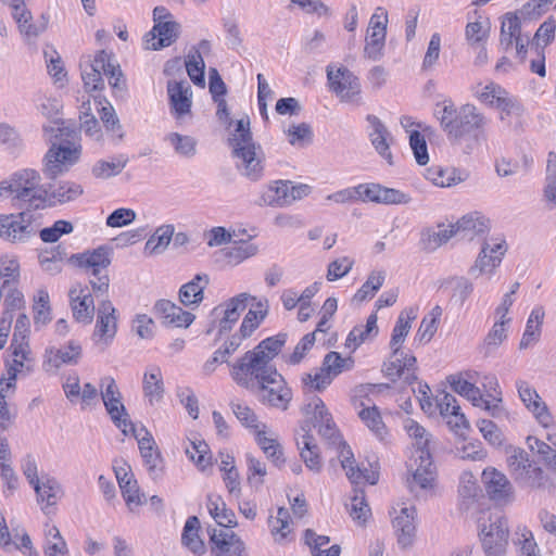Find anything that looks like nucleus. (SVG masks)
<instances>
[{
  "instance_id": "nucleus-1",
  "label": "nucleus",
  "mask_w": 556,
  "mask_h": 556,
  "mask_svg": "<svg viewBox=\"0 0 556 556\" xmlns=\"http://www.w3.org/2000/svg\"><path fill=\"white\" fill-rule=\"evenodd\" d=\"M438 115L452 144L460 146L464 140H468L464 150L466 153L479 146L486 118L475 105L468 103L457 108L452 100H444Z\"/></svg>"
},
{
  "instance_id": "nucleus-2",
  "label": "nucleus",
  "mask_w": 556,
  "mask_h": 556,
  "mask_svg": "<svg viewBox=\"0 0 556 556\" xmlns=\"http://www.w3.org/2000/svg\"><path fill=\"white\" fill-rule=\"evenodd\" d=\"M405 430L415 440L416 445L409 464L413 473L407 478V488L416 497H422L432 490L435 479L431 455L432 435L413 419L406 420Z\"/></svg>"
},
{
  "instance_id": "nucleus-3",
  "label": "nucleus",
  "mask_w": 556,
  "mask_h": 556,
  "mask_svg": "<svg viewBox=\"0 0 556 556\" xmlns=\"http://www.w3.org/2000/svg\"><path fill=\"white\" fill-rule=\"evenodd\" d=\"M228 144L232 150V156L240 161L236 165L239 173L251 181H258L264 172V153L262 147L253 139L249 116L237 121Z\"/></svg>"
},
{
  "instance_id": "nucleus-4",
  "label": "nucleus",
  "mask_w": 556,
  "mask_h": 556,
  "mask_svg": "<svg viewBox=\"0 0 556 556\" xmlns=\"http://www.w3.org/2000/svg\"><path fill=\"white\" fill-rule=\"evenodd\" d=\"M239 371H230L231 378L245 389H257L258 400L264 405L286 410L292 400V390L278 370L247 371L248 382L239 380ZM241 377H243L241 375Z\"/></svg>"
},
{
  "instance_id": "nucleus-5",
  "label": "nucleus",
  "mask_w": 556,
  "mask_h": 556,
  "mask_svg": "<svg viewBox=\"0 0 556 556\" xmlns=\"http://www.w3.org/2000/svg\"><path fill=\"white\" fill-rule=\"evenodd\" d=\"M287 342V333H278L262 340L253 350L244 353L236 364L232 365L231 371H239V380L244 384L247 380V371H265L277 370L271 361L281 352Z\"/></svg>"
},
{
  "instance_id": "nucleus-6",
  "label": "nucleus",
  "mask_w": 556,
  "mask_h": 556,
  "mask_svg": "<svg viewBox=\"0 0 556 556\" xmlns=\"http://www.w3.org/2000/svg\"><path fill=\"white\" fill-rule=\"evenodd\" d=\"M507 466L513 479L520 488L542 490L548 483V476L530 460L529 453L523 448L515 447L510 451Z\"/></svg>"
},
{
  "instance_id": "nucleus-7",
  "label": "nucleus",
  "mask_w": 556,
  "mask_h": 556,
  "mask_svg": "<svg viewBox=\"0 0 556 556\" xmlns=\"http://www.w3.org/2000/svg\"><path fill=\"white\" fill-rule=\"evenodd\" d=\"M40 174L30 168L21 169L13 174L10 181L0 182V195L3 192L14 194L13 205L21 203V208L35 210L36 198L40 197Z\"/></svg>"
},
{
  "instance_id": "nucleus-8",
  "label": "nucleus",
  "mask_w": 556,
  "mask_h": 556,
  "mask_svg": "<svg viewBox=\"0 0 556 556\" xmlns=\"http://www.w3.org/2000/svg\"><path fill=\"white\" fill-rule=\"evenodd\" d=\"M101 397L113 424L125 435L135 434V425L129 419L125 405L122 403V394L113 377L106 376L100 380Z\"/></svg>"
},
{
  "instance_id": "nucleus-9",
  "label": "nucleus",
  "mask_w": 556,
  "mask_h": 556,
  "mask_svg": "<svg viewBox=\"0 0 556 556\" xmlns=\"http://www.w3.org/2000/svg\"><path fill=\"white\" fill-rule=\"evenodd\" d=\"M329 89L341 102L362 105V86L359 78L345 66L336 71L332 65L326 68Z\"/></svg>"
},
{
  "instance_id": "nucleus-10",
  "label": "nucleus",
  "mask_w": 556,
  "mask_h": 556,
  "mask_svg": "<svg viewBox=\"0 0 556 556\" xmlns=\"http://www.w3.org/2000/svg\"><path fill=\"white\" fill-rule=\"evenodd\" d=\"M354 361L352 357H342L340 353L331 351L324 357L319 370L315 374H304L302 382L315 391L325 390L334 377L344 370L352 369Z\"/></svg>"
},
{
  "instance_id": "nucleus-11",
  "label": "nucleus",
  "mask_w": 556,
  "mask_h": 556,
  "mask_svg": "<svg viewBox=\"0 0 556 556\" xmlns=\"http://www.w3.org/2000/svg\"><path fill=\"white\" fill-rule=\"evenodd\" d=\"M81 147L79 144L52 143L43 157L42 172L47 178L55 179L76 164L79 161Z\"/></svg>"
},
{
  "instance_id": "nucleus-12",
  "label": "nucleus",
  "mask_w": 556,
  "mask_h": 556,
  "mask_svg": "<svg viewBox=\"0 0 556 556\" xmlns=\"http://www.w3.org/2000/svg\"><path fill=\"white\" fill-rule=\"evenodd\" d=\"M489 521L480 531L485 556H505L509 536L508 521L502 515L490 517Z\"/></svg>"
},
{
  "instance_id": "nucleus-13",
  "label": "nucleus",
  "mask_w": 556,
  "mask_h": 556,
  "mask_svg": "<svg viewBox=\"0 0 556 556\" xmlns=\"http://www.w3.org/2000/svg\"><path fill=\"white\" fill-rule=\"evenodd\" d=\"M84 193L83 186L71 180H60L41 186L40 197L36 198L35 210L54 207L75 201Z\"/></svg>"
},
{
  "instance_id": "nucleus-14",
  "label": "nucleus",
  "mask_w": 556,
  "mask_h": 556,
  "mask_svg": "<svg viewBox=\"0 0 556 556\" xmlns=\"http://www.w3.org/2000/svg\"><path fill=\"white\" fill-rule=\"evenodd\" d=\"M31 210L24 208L18 215H0V237L16 242L26 241L35 233Z\"/></svg>"
},
{
  "instance_id": "nucleus-15",
  "label": "nucleus",
  "mask_w": 556,
  "mask_h": 556,
  "mask_svg": "<svg viewBox=\"0 0 556 556\" xmlns=\"http://www.w3.org/2000/svg\"><path fill=\"white\" fill-rule=\"evenodd\" d=\"M481 478L491 501L498 504H508L514 501V486L503 472L489 467L482 471Z\"/></svg>"
},
{
  "instance_id": "nucleus-16",
  "label": "nucleus",
  "mask_w": 556,
  "mask_h": 556,
  "mask_svg": "<svg viewBox=\"0 0 556 556\" xmlns=\"http://www.w3.org/2000/svg\"><path fill=\"white\" fill-rule=\"evenodd\" d=\"M357 201L383 204H407L410 197L397 189L387 188L379 184H359L355 187Z\"/></svg>"
},
{
  "instance_id": "nucleus-17",
  "label": "nucleus",
  "mask_w": 556,
  "mask_h": 556,
  "mask_svg": "<svg viewBox=\"0 0 556 556\" xmlns=\"http://www.w3.org/2000/svg\"><path fill=\"white\" fill-rule=\"evenodd\" d=\"M339 446L341 447V466L345 470L346 477L352 484H376L378 482V471L357 465L353 452L346 442L339 440Z\"/></svg>"
},
{
  "instance_id": "nucleus-18",
  "label": "nucleus",
  "mask_w": 556,
  "mask_h": 556,
  "mask_svg": "<svg viewBox=\"0 0 556 556\" xmlns=\"http://www.w3.org/2000/svg\"><path fill=\"white\" fill-rule=\"evenodd\" d=\"M392 361L384 363L383 372L386 377L395 382L403 377L406 384H413L417 380V359L410 353L400 351V354L392 353Z\"/></svg>"
},
{
  "instance_id": "nucleus-19",
  "label": "nucleus",
  "mask_w": 556,
  "mask_h": 556,
  "mask_svg": "<svg viewBox=\"0 0 556 556\" xmlns=\"http://www.w3.org/2000/svg\"><path fill=\"white\" fill-rule=\"evenodd\" d=\"M12 9V16L18 24L21 33L27 37H37L47 29L49 18L42 14L36 23L31 22V13L25 5V0H1Z\"/></svg>"
},
{
  "instance_id": "nucleus-20",
  "label": "nucleus",
  "mask_w": 556,
  "mask_h": 556,
  "mask_svg": "<svg viewBox=\"0 0 556 556\" xmlns=\"http://www.w3.org/2000/svg\"><path fill=\"white\" fill-rule=\"evenodd\" d=\"M211 553L214 556H243L245 545L232 531L212 529L208 531Z\"/></svg>"
},
{
  "instance_id": "nucleus-21",
  "label": "nucleus",
  "mask_w": 556,
  "mask_h": 556,
  "mask_svg": "<svg viewBox=\"0 0 556 556\" xmlns=\"http://www.w3.org/2000/svg\"><path fill=\"white\" fill-rule=\"evenodd\" d=\"M516 388L525 406L533 414L540 425L547 428L552 424V415L536 390L525 380H517Z\"/></svg>"
},
{
  "instance_id": "nucleus-22",
  "label": "nucleus",
  "mask_w": 556,
  "mask_h": 556,
  "mask_svg": "<svg viewBox=\"0 0 556 556\" xmlns=\"http://www.w3.org/2000/svg\"><path fill=\"white\" fill-rule=\"evenodd\" d=\"M447 381L450 382L454 392L465 396L472 403L473 406L482 407L492 416H497L500 413L501 408L497 406V404H491L490 400L483 397L480 389L473 383L464 379L462 375H451L448 376Z\"/></svg>"
},
{
  "instance_id": "nucleus-23",
  "label": "nucleus",
  "mask_w": 556,
  "mask_h": 556,
  "mask_svg": "<svg viewBox=\"0 0 556 556\" xmlns=\"http://www.w3.org/2000/svg\"><path fill=\"white\" fill-rule=\"evenodd\" d=\"M167 94L169 99L170 112L176 118H180L191 111V87L186 80H168Z\"/></svg>"
},
{
  "instance_id": "nucleus-24",
  "label": "nucleus",
  "mask_w": 556,
  "mask_h": 556,
  "mask_svg": "<svg viewBox=\"0 0 556 556\" xmlns=\"http://www.w3.org/2000/svg\"><path fill=\"white\" fill-rule=\"evenodd\" d=\"M73 316L78 323L90 324L94 316V302L88 288L75 286L68 292Z\"/></svg>"
},
{
  "instance_id": "nucleus-25",
  "label": "nucleus",
  "mask_w": 556,
  "mask_h": 556,
  "mask_svg": "<svg viewBox=\"0 0 556 556\" xmlns=\"http://www.w3.org/2000/svg\"><path fill=\"white\" fill-rule=\"evenodd\" d=\"M180 24L176 21L156 23L147 34L148 49L160 50L173 45L179 37Z\"/></svg>"
},
{
  "instance_id": "nucleus-26",
  "label": "nucleus",
  "mask_w": 556,
  "mask_h": 556,
  "mask_svg": "<svg viewBox=\"0 0 556 556\" xmlns=\"http://www.w3.org/2000/svg\"><path fill=\"white\" fill-rule=\"evenodd\" d=\"M111 248L106 245L98 247L92 251H86L76 255L78 265L86 270L88 275H99V273H108L111 265Z\"/></svg>"
},
{
  "instance_id": "nucleus-27",
  "label": "nucleus",
  "mask_w": 556,
  "mask_h": 556,
  "mask_svg": "<svg viewBox=\"0 0 556 556\" xmlns=\"http://www.w3.org/2000/svg\"><path fill=\"white\" fill-rule=\"evenodd\" d=\"M81 356V346L76 341H70L66 348H50L46 350L45 367L47 370L59 369L62 365H76Z\"/></svg>"
},
{
  "instance_id": "nucleus-28",
  "label": "nucleus",
  "mask_w": 556,
  "mask_h": 556,
  "mask_svg": "<svg viewBox=\"0 0 556 556\" xmlns=\"http://www.w3.org/2000/svg\"><path fill=\"white\" fill-rule=\"evenodd\" d=\"M116 330V309L110 300H103L98 306L97 324L93 336L108 342L115 337Z\"/></svg>"
},
{
  "instance_id": "nucleus-29",
  "label": "nucleus",
  "mask_w": 556,
  "mask_h": 556,
  "mask_svg": "<svg viewBox=\"0 0 556 556\" xmlns=\"http://www.w3.org/2000/svg\"><path fill=\"white\" fill-rule=\"evenodd\" d=\"M375 16L369 22V28L366 36V43L364 48V56L378 61L383 55V48L387 35V25L377 21H374Z\"/></svg>"
},
{
  "instance_id": "nucleus-30",
  "label": "nucleus",
  "mask_w": 556,
  "mask_h": 556,
  "mask_svg": "<svg viewBox=\"0 0 556 556\" xmlns=\"http://www.w3.org/2000/svg\"><path fill=\"white\" fill-rule=\"evenodd\" d=\"M208 283L210 278L206 274H197L192 280L180 287V303L187 307H198L204 299V290Z\"/></svg>"
},
{
  "instance_id": "nucleus-31",
  "label": "nucleus",
  "mask_w": 556,
  "mask_h": 556,
  "mask_svg": "<svg viewBox=\"0 0 556 556\" xmlns=\"http://www.w3.org/2000/svg\"><path fill=\"white\" fill-rule=\"evenodd\" d=\"M366 119L371 127L369 138L372 146L375 147L376 151L388 161L389 164H392V154L390 151V141L392 138L390 131L376 115L369 114L367 115Z\"/></svg>"
},
{
  "instance_id": "nucleus-32",
  "label": "nucleus",
  "mask_w": 556,
  "mask_h": 556,
  "mask_svg": "<svg viewBox=\"0 0 556 556\" xmlns=\"http://www.w3.org/2000/svg\"><path fill=\"white\" fill-rule=\"evenodd\" d=\"M302 430L304 431L302 439L296 440L300 456L309 470L319 472L323 467L319 447L315 443L314 437L309 433V426H302Z\"/></svg>"
},
{
  "instance_id": "nucleus-33",
  "label": "nucleus",
  "mask_w": 556,
  "mask_h": 556,
  "mask_svg": "<svg viewBox=\"0 0 556 556\" xmlns=\"http://www.w3.org/2000/svg\"><path fill=\"white\" fill-rule=\"evenodd\" d=\"M249 300H255V298L243 292L225 303L224 316L219 321L220 333L231 329V326L239 319L241 312L247 308Z\"/></svg>"
},
{
  "instance_id": "nucleus-34",
  "label": "nucleus",
  "mask_w": 556,
  "mask_h": 556,
  "mask_svg": "<svg viewBox=\"0 0 556 556\" xmlns=\"http://www.w3.org/2000/svg\"><path fill=\"white\" fill-rule=\"evenodd\" d=\"M141 430L144 431L146 433L142 438H139L136 430L134 435L138 440L141 457L143 458V462L147 465L150 475L152 476L153 479H156L157 477H160V470L157 469L160 453L157 451V447L151 433L148 432L146 428H142Z\"/></svg>"
},
{
  "instance_id": "nucleus-35",
  "label": "nucleus",
  "mask_w": 556,
  "mask_h": 556,
  "mask_svg": "<svg viewBox=\"0 0 556 556\" xmlns=\"http://www.w3.org/2000/svg\"><path fill=\"white\" fill-rule=\"evenodd\" d=\"M490 220L478 212L463 216L456 224L452 225L455 235L464 233V237H475L489 230Z\"/></svg>"
},
{
  "instance_id": "nucleus-36",
  "label": "nucleus",
  "mask_w": 556,
  "mask_h": 556,
  "mask_svg": "<svg viewBox=\"0 0 556 556\" xmlns=\"http://www.w3.org/2000/svg\"><path fill=\"white\" fill-rule=\"evenodd\" d=\"M414 507H404L401 514L393 520V527L397 534V542L402 547L412 544L415 533Z\"/></svg>"
},
{
  "instance_id": "nucleus-37",
  "label": "nucleus",
  "mask_w": 556,
  "mask_h": 556,
  "mask_svg": "<svg viewBox=\"0 0 556 556\" xmlns=\"http://www.w3.org/2000/svg\"><path fill=\"white\" fill-rule=\"evenodd\" d=\"M415 318L416 314L413 308L405 309L399 315L390 340V348L393 351V354L399 355L400 351H402V344L404 343L412 328V321Z\"/></svg>"
},
{
  "instance_id": "nucleus-38",
  "label": "nucleus",
  "mask_w": 556,
  "mask_h": 556,
  "mask_svg": "<svg viewBox=\"0 0 556 556\" xmlns=\"http://www.w3.org/2000/svg\"><path fill=\"white\" fill-rule=\"evenodd\" d=\"M200 520L197 516H191L186 520L181 534V543L194 555H203L206 552L204 542L199 535Z\"/></svg>"
},
{
  "instance_id": "nucleus-39",
  "label": "nucleus",
  "mask_w": 556,
  "mask_h": 556,
  "mask_svg": "<svg viewBox=\"0 0 556 556\" xmlns=\"http://www.w3.org/2000/svg\"><path fill=\"white\" fill-rule=\"evenodd\" d=\"M544 316L545 313L543 307L539 306L532 309L519 343L520 350L528 349L539 342Z\"/></svg>"
},
{
  "instance_id": "nucleus-40",
  "label": "nucleus",
  "mask_w": 556,
  "mask_h": 556,
  "mask_svg": "<svg viewBox=\"0 0 556 556\" xmlns=\"http://www.w3.org/2000/svg\"><path fill=\"white\" fill-rule=\"evenodd\" d=\"M37 501L45 504L41 508L46 514H49V507L54 506L59 500L61 486L53 478H43L41 481L33 485Z\"/></svg>"
},
{
  "instance_id": "nucleus-41",
  "label": "nucleus",
  "mask_w": 556,
  "mask_h": 556,
  "mask_svg": "<svg viewBox=\"0 0 556 556\" xmlns=\"http://www.w3.org/2000/svg\"><path fill=\"white\" fill-rule=\"evenodd\" d=\"M115 475L123 494L124 500L128 506L132 504L139 506L142 504L141 496L139 494V488L134 475L127 471L125 468H115Z\"/></svg>"
},
{
  "instance_id": "nucleus-42",
  "label": "nucleus",
  "mask_w": 556,
  "mask_h": 556,
  "mask_svg": "<svg viewBox=\"0 0 556 556\" xmlns=\"http://www.w3.org/2000/svg\"><path fill=\"white\" fill-rule=\"evenodd\" d=\"M290 181L279 180L268 188L262 194V203L269 206L282 207L290 205Z\"/></svg>"
},
{
  "instance_id": "nucleus-43",
  "label": "nucleus",
  "mask_w": 556,
  "mask_h": 556,
  "mask_svg": "<svg viewBox=\"0 0 556 556\" xmlns=\"http://www.w3.org/2000/svg\"><path fill=\"white\" fill-rule=\"evenodd\" d=\"M99 114L100 119L103 123L106 132L110 135L112 142L114 144L121 143L124 140L125 131L113 105L110 102H106V105L101 108Z\"/></svg>"
},
{
  "instance_id": "nucleus-44",
  "label": "nucleus",
  "mask_w": 556,
  "mask_h": 556,
  "mask_svg": "<svg viewBox=\"0 0 556 556\" xmlns=\"http://www.w3.org/2000/svg\"><path fill=\"white\" fill-rule=\"evenodd\" d=\"M378 333L377 315L371 314L367 318L365 326H355L345 340V346L354 352L362 343H364L371 334Z\"/></svg>"
},
{
  "instance_id": "nucleus-45",
  "label": "nucleus",
  "mask_w": 556,
  "mask_h": 556,
  "mask_svg": "<svg viewBox=\"0 0 556 556\" xmlns=\"http://www.w3.org/2000/svg\"><path fill=\"white\" fill-rule=\"evenodd\" d=\"M453 236H455V230L452 225H450L448 228L439 230L430 228L425 229L421 231L419 241L420 249L426 252H433L442 244L446 243Z\"/></svg>"
},
{
  "instance_id": "nucleus-46",
  "label": "nucleus",
  "mask_w": 556,
  "mask_h": 556,
  "mask_svg": "<svg viewBox=\"0 0 556 556\" xmlns=\"http://www.w3.org/2000/svg\"><path fill=\"white\" fill-rule=\"evenodd\" d=\"M174 232L175 227L172 224L157 227L155 232L146 242L144 252L150 255L164 252L170 243Z\"/></svg>"
},
{
  "instance_id": "nucleus-47",
  "label": "nucleus",
  "mask_w": 556,
  "mask_h": 556,
  "mask_svg": "<svg viewBox=\"0 0 556 556\" xmlns=\"http://www.w3.org/2000/svg\"><path fill=\"white\" fill-rule=\"evenodd\" d=\"M143 393L150 404L159 402L164 394V383L161 369L151 367L143 376Z\"/></svg>"
},
{
  "instance_id": "nucleus-48",
  "label": "nucleus",
  "mask_w": 556,
  "mask_h": 556,
  "mask_svg": "<svg viewBox=\"0 0 556 556\" xmlns=\"http://www.w3.org/2000/svg\"><path fill=\"white\" fill-rule=\"evenodd\" d=\"M207 508L214 520L222 527L235 528L237 526L236 515L226 507L220 496L210 495Z\"/></svg>"
},
{
  "instance_id": "nucleus-49",
  "label": "nucleus",
  "mask_w": 556,
  "mask_h": 556,
  "mask_svg": "<svg viewBox=\"0 0 556 556\" xmlns=\"http://www.w3.org/2000/svg\"><path fill=\"white\" fill-rule=\"evenodd\" d=\"M441 316V306L435 305L434 307H432L431 311L424 316L420 326L416 332L415 340L421 344L430 342L438 330Z\"/></svg>"
},
{
  "instance_id": "nucleus-50",
  "label": "nucleus",
  "mask_w": 556,
  "mask_h": 556,
  "mask_svg": "<svg viewBox=\"0 0 556 556\" xmlns=\"http://www.w3.org/2000/svg\"><path fill=\"white\" fill-rule=\"evenodd\" d=\"M305 543L309 546L312 556H339L341 547L338 544L323 549V546L329 544L330 539L327 535H318L312 529H306L304 532Z\"/></svg>"
},
{
  "instance_id": "nucleus-51",
  "label": "nucleus",
  "mask_w": 556,
  "mask_h": 556,
  "mask_svg": "<svg viewBox=\"0 0 556 556\" xmlns=\"http://www.w3.org/2000/svg\"><path fill=\"white\" fill-rule=\"evenodd\" d=\"M353 496L351 497V503L348 505L350 516L354 521L358 525H365L369 516L371 515L369 505L365 497V491L362 488H358V484H354Z\"/></svg>"
},
{
  "instance_id": "nucleus-52",
  "label": "nucleus",
  "mask_w": 556,
  "mask_h": 556,
  "mask_svg": "<svg viewBox=\"0 0 556 556\" xmlns=\"http://www.w3.org/2000/svg\"><path fill=\"white\" fill-rule=\"evenodd\" d=\"M256 306V309H249L242 320L239 329L242 338H249L267 315L268 301L266 299L264 301H258Z\"/></svg>"
},
{
  "instance_id": "nucleus-53",
  "label": "nucleus",
  "mask_w": 556,
  "mask_h": 556,
  "mask_svg": "<svg viewBox=\"0 0 556 556\" xmlns=\"http://www.w3.org/2000/svg\"><path fill=\"white\" fill-rule=\"evenodd\" d=\"M188 76L195 86L205 85L204 70L205 63L199 50L194 47L189 51L185 61Z\"/></svg>"
},
{
  "instance_id": "nucleus-54",
  "label": "nucleus",
  "mask_w": 556,
  "mask_h": 556,
  "mask_svg": "<svg viewBox=\"0 0 556 556\" xmlns=\"http://www.w3.org/2000/svg\"><path fill=\"white\" fill-rule=\"evenodd\" d=\"M468 177L467 173H463L456 168L435 167L429 170L430 180L439 187L455 186Z\"/></svg>"
},
{
  "instance_id": "nucleus-55",
  "label": "nucleus",
  "mask_w": 556,
  "mask_h": 556,
  "mask_svg": "<svg viewBox=\"0 0 556 556\" xmlns=\"http://www.w3.org/2000/svg\"><path fill=\"white\" fill-rule=\"evenodd\" d=\"M262 430L257 431V443L267 455L268 458L277 466L280 467L285 463L282 447L274 438H267L265 433V425H262Z\"/></svg>"
},
{
  "instance_id": "nucleus-56",
  "label": "nucleus",
  "mask_w": 556,
  "mask_h": 556,
  "mask_svg": "<svg viewBox=\"0 0 556 556\" xmlns=\"http://www.w3.org/2000/svg\"><path fill=\"white\" fill-rule=\"evenodd\" d=\"M20 277V264L16 258L3 256L0 258V289L7 290L16 286Z\"/></svg>"
},
{
  "instance_id": "nucleus-57",
  "label": "nucleus",
  "mask_w": 556,
  "mask_h": 556,
  "mask_svg": "<svg viewBox=\"0 0 556 556\" xmlns=\"http://www.w3.org/2000/svg\"><path fill=\"white\" fill-rule=\"evenodd\" d=\"M128 157L119 154L112 162L100 160L92 166V175L97 178H109L119 174L127 165Z\"/></svg>"
},
{
  "instance_id": "nucleus-58",
  "label": "nucleus",
  "mask_w": 556,
  "mask_h": 556,
  "mask_svg": "<svg viewBox=\"0 0 556 556\" xmlns=\"http://www.w3.org/2000/svg\"><path fill=\"white\" fill-rule=\"evenodd\" d=\"M386 279L384 271H372L368 276L367 280L363 283V286L357 290V292L353 296V301L362 303L367 299H371L376 292L382 287Z\"/></svg>"
},
{
  "instance_id": "nucleus-59",
  "label": "nucleus",
  "mask_w": 556,
  "mask_h": 556,
  "mask_svg": "<svg viewBox=\"0 0 556 556\" xmlns=\"http://www.w3.org/2000/svg\"><path fill=\"white\" fill-rule=\"evenodd\" d=\"M358 416L378 439L383 440L387 429L377 406L364 407Z\"/></svg>"
},
{
  "instance_id": "nucleus-60",
  "label": "nucleus",
  "mask_w": 556,
  "mask_h": 556,
  "mask_svg": "<svg viewBox=\"0 0 556 556\" xmlns=\"http://www.w3.org/2000/svg\"><path fill=\"white\" fill-rule=\"evenodd\" d=\"M510 319L497 320L485 336L483 341V350L485 355H490L497 349L507 338L505 325L509 324Z\"/></svg>"
},
{
  "instance_id": "nucleus-61",
  "label": "nucleus",
  "mask_w": 556,
  "mask_h": 556,
  "mask_svg": "<svg viewBox=\"0 0 556 556\" xmlns=\"http://www.w3.org/2000/svg\"><path fill=\"white\" fill-rule=\"evenodd\" d=\"M489 243H484L475 264L470 267L469 273L478 276L485 273H492L501 264V257L497 255H489Z\"/></svg>"
},
{
  "instance_id": "nucleus-62",
  "label": "nucleus",
  "mask_w": 556,
  "mask_h": 556,
  "mask_svg": "<svg viewBox=\"0 0 556 556\" xmlns=\"http://www.w3.org/2000/svg\"><path fill=\"white\" fill-rule=\"evenodd\" d=\"M258 247L250 241L240 240L227 249L226 257L229 263L239 264L244 260L256 255Z\"/></svg>"
},
{
  "instance_id": "nucleus-63",
  "label": "nucleus",
  "mask_w": 556,
  "mask_h": 556,
  "mask_svg": "<svg viewBox=\"0 0 556 556\" xmlns=\"http://www.w3.org/2000/svg\"><path fill=\"white\" fill-rule=\"evenodd\" d=\"M291 146L304 148L313 141V130L309 124L291 125L286 131Z\"/></svg>"
},
{
  "instance_id": "nucleus-64",
  "label": "nucleus",
  "mask_w": 556,
  "mask_h": 556,
  "mask_svg": "<svg viewBox=\"0 0 556 556\" xmlns=\"http://www.w3.org/2000/svg\"><path fill=\"white\" fill-rule=\"evenodd\" d=\"M166 140L174 147L176 153L185 157H192L197 153V140L191 136L172 132Z\"/></svg>"
}]
</instances>
